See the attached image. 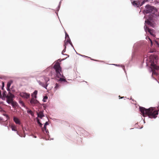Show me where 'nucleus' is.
Listing matches in <instances>:
<instances>
[{"label":"nucleus","mask_w":159,"mask_h":159,"mask_svg":"<svg viewBox=\"0 0 159 159\" xmlns=\"http://www.w3.org/2000/svg\"><path fill=\"white\" fill-rule=\"evenodd\" d=\"M139 109L143 116H145V115H148V117L150 118H156L158 114V111H154L152 107L146 109L144 107H140Z\"/></svg>","instance_id":"f257e3e1"},{"label":"nucleus","mask_w":159,"mask_h":159,"mask_svg":"<svg viewBox=\"0 0 159 159\" xmlns=\"http://www.w3.org/2000/svg\"><path fill=\"white\" fill-rule=\"evenodd\" d=\"M53 68L55 70L57 77L59 78L58 81L61 82L68 83L66 80L65 77L64 76L63 74H61V68L60 66V64L58 62H56L53 66Z\"/></svg>","instance_id":"f03ea898"},{"label":"nucleus","mask_w":159,"mask_h":159,"mask_svg":"<svg viewBox=\"0 0 159 159\" xmlns=\"http://www.w3.org/2000/svg\"><path fill=\"white\" fill-rule=\"evenodd\" d=\"M156 8L154 7L147 5L145 7V10L144 11V13L146 14L152 13L153 10H156Z\"/></svg>","instance_id":"7ed1b4c3"},{"label":"nucleus","mask_w":159,"mask_h":159,"mask_svg":"<svg viewBox=\"0 0 159 159\" xmlns=\"http://www.w3.org/2000/svg\"><path fill=\"white\" fill-rule=\"evenodd\" d=\"M10 91H8V93L7 94L6 97V101L8 104H11V103L13 101V99L15 97L14 95L11 93Z\"/></svg>","instance_id":"20e7f679"},{"label":"nucleus","mask_w":159,"mask_h":159,"mask_svg":"<svg viewBox=\"0 0 159 159\" xmlns=\"http://www.w3.org/2000/svg\"><path fill=\"white\" fill-rule=\"evenodd\" d=\"M44 79L45 82V84L44 83L42 82L40 80H37V81L39 85L47 89V87L48 85V84H47V82L49 81V78L47 77H45Z\"/></svg>","instance_id":"39448f33"},{"label":"nucleus","mask_w":159,"mask_h":159,"mask_svg":"<svg viewBox=\"0 0 159 159\" xmlns=\"http://www.w3.org/2000/svg\"><path fill=\"white\" fill-rule=\"evenodd\" d=\"M152 68H151V71L152 72V77L153 75H157V72L155 70H158L159 69V67L156 65V64L154 63H152L151 64Z\"/></svg>","instance_id":"423d86ee"},{"label":"nucleus","mask_w":159,"mask_h":159,"mask_svg":"<svg viewBox=\"0 0 159 159\" xmlns=\"http://www.w3.org/2000/svg\"><path fill=\"white\" fill-rule=\"evenodd\" d=\"M144 18L146 19L145 21V24H146L148 25H150L151 26H152V23L151 22L152 20V17L151 15L149 17H147L146 16L144 17Z\"/></svg>","instance_id":"0eeeda50"},{"label":"nucleus","mask_w":159,"mask_h":159,"mask_svg":"<svg viewBox=\"0 0 159 159\" xmlns=\"http://www.w3.org/2000/svg\"><path fill=\"white\" fill-rule=\"evenodd\" d=\"M36 98L34 97L32 98L30 101V103L32 106H37L39 104V102L36 99Z\"/></svg>","instance_id":"6e6552de"},{"label":"nucleus","mask_w":159,"mask_h":159,"mask_svg":"<svg viewBox=\"0 0 159 159\" xmlns=\"http://www.w3.org/2000/svg\"><path fill=\"white\" fill-rule=\"evenodd\" d=\"M19 95L22 98L28 99L30 96V94L26 92H22L20 93Z\"/></svg>","instance_id":"1a4fd4ad"},{"label":"nucleus","mask_w":159,"mask_h":159,"mask_svg":"<svg viewBox=\"0 0 159 159\" xmlns=\"http://www.w3.org/2000/svg\"><path fill=\"white\" fill-rule=\"evenodd\" d=\"M13 120L16 124L19 125H20L21 122L20 120L18 118L15 116H14L13 117Z\"/></svg>","instance_id":"9d476101"},{"label":"nucleus","mask_w":159,"mask_h":159,"mask_svg":"<svg viewBox=\"0 0 159 159\" xmlns=\"http://www.w3.org/2000/svg\"><path fill=\"white\" fill-rule=\"evenodd\" d=\"M132 3L135 7H138L139 6V2L138 1H134L132 2Z\"/></svg>","instance_id":"9b49d317"},{"label":"nucleus","mask_w":159,"mask_h":159,"mask_svg":"<svg viewBox=\"0 0 159 159\" xmlns=\"http://www.w3.org/2000/svg\"><path fill=\"white\" fill-rule=\"evenodd\" d=\"M12 81H10L8 82L7 84V90L8 91H10V86L11 83H12Z\"/></svg>","instance_id":"f8f14e48"},{"label":"nucleus","mask_w":159,"mask_h":159,"mask_svg":"<svg viewBox=\"0 0 159 159\" xmlns=\"http://www.w3.org/2000/svg\"><path fill=\"white\" fill-rule=\"evenodd\" d=\"M144 30L146 32L147 31H148V32H149L151 34L153 35V34H152V33L151 32L152 30H151L150 29L148 28H147L146 25H145L144 26Z\"/></svg>","instance_id":"ddd939ff"},{"label":"nucleus","mask_w":159,"mask_h":159,"mask_svg":"<svg viewBox=\"0 0 159 159\" xmlns=\"http://www.w3.org/2000/svg\"><path fill=\"white\" fill-rule=\"evenodd\" d=\"M37 93L38 91L36 90H35L31 94V96L32 97V98L34 97V98H37Z\"/></svg>","instance_id":"4468645a"},{"label":"nucleus","mask_w":159,"mask_h":159,"mask_svg":"<svg viewBox=\"0 0 159 159\" xmlns=\"http://www.w3.org/2000/svg\"><path fill=\"white\" fill-rule=\"evenodd\" d=\"M42 130L44 132V131H45L46 133V134L48 136H49V135H48L49 131H48L47 129H46V125H44L43 128L42 129Z\"/></svg>","instance_id":"2eb2a0df"},{"label":"nucleus","mask_w":159,"mask_h":159,"mask_svg":"<svg viewBox=\"0 0 159 159\" xmlns=\"http://www.w3.org/2000/svg\"><path fill=\"white\" fill-rule=\"evenodd\" d=\"M66 39H67V40L66 41V42L65 43V45H66V44L67 43H69L70 44V45L71 46L73 47V46L72 44V43L70 41V38H69V39H68V38H66Z\"/></svg>","instance_id":"dca6fc26"},{"label":"nucleus","mask_w":159,"mask_h":159,"mask_svg":"<svg viewBox=\"0 0 159 159\" xmlns=\"http://www.w3.org/2000/svg\"><path fill=\"white\" fill-rule=\"evenodd\" d=\"M2 99L3 100H5V98H6L7 97V94L6 91H4L2 93Z\"/></svg>","instance_id":"f3484780"},{"label":"nucleus","mask_w":159,"mask_h":159,"mask_svg":"<svg viewBox=\"0 0 159 159\" xmlns=\"http://www.w3.org/2000/svg\"><path fill=\"white\" fill-rule=\"evenodd\" d=\"M19 102L20 104L22 106L25 107V105L24 103L23 102V101L21 100V99H19Z\"/></svg>","instance_id":"a211bd4d"},{"label":"nucleus","mask_w":159,"mask_h":159,"mask_svg":"<svg viewBox=\"0 0 159 159\" xmlns=\"http://www.w3.org/2000/svg\"><path fill=\"white\" fill-rule=\"evenodd\" d=\"M38 116L40 118H42L44 116L43 112L40 111L39 113L38 114Z\"/></svg>","instance_id":"6ab92c4d"},{"label":"nucleus","mask_w":159,"mask_h":159,"mask_svg":"<svg viewBox=\"0 0 159 159\" xmlns=\"http://www.w3.org/2000/svg\"><path fill=\"white\" fill-rule=\"evenodd\" d=\"M60 87V85L56 83L55 84V86L54 88V90L56 91L57 89H59Z\"/></svg>","instance_id":"aec40b11"},{"label":"nucleus","mask_w":159,"mask_h":159,"mask_svg":"<svg viewBox=\"0 0 159 159\" xmlns=\"http://www.w3.org/2000/svg\"><path fill=\"white\" fill-rule=\"evenodd\" d=\"M27 112L28 113L30 114L32 116H34V113L31 110H27Z\"/></svg>","instance_id":"412c9836"},{"label":"nucleus","mask_w":159,"mask_h":159,"mask_svg":"<svg viewBox=\"0 0 159 159\" xmlns=\"http://www.w3.org/2000/svg\"><path fill=\"white\" fill-rule=\"evenodd\" d=\"M11 129L12 131H17L16 130V127L14 125H12L11 126Z\"/></svg>","instance_id":"4be33fe9"},{"label":"nucleus","mask_w":159,"mask_h":159,"mask_svg":"<svg viewBox=\"0 0 159 159\" xmlns=\"http://www.w3.org/2000/svg\"><path fill=\"white\" fill-rule=\"evenodd\" d=\"M61 1L60 2H59V5L58 6V7H57V11H56V13L57 14V11L58 12V11L59 10V9H60V4H61Z\"/></svg>","instance_id":"5701e85b"},{"label":"nucleus","mask_w":159,"mask_h":159,"mask_svg":"<svg viewBox=\"0 0 159 159\" xmlns=\"http://www.w3.org/2000/svg\"><path fill=\"white\" fill-rule=\"evenodd\" d=\"M37 122L38 123V124L39 125L40 127H42V126L43 125L40 122V121H39V119L37 120Z\"/></svg>","instance_id":"b1692460"},{"label":"nucleus","mask_w":159,"mask_h":159,"mask_svg":"<svg viewBox=\"0 0 159 159\" xmlns=\"http://www.w3.org/2000/svg\"><path fill=\"white\" fill-rule=\"evenodd\" d=\"M48 98L47 96H45L43 98V101L44 102H46V100Z\"/></svg>","instance_id":"393cba45"},{"label":"nucleus","mask_w":159,"mask_h":159,"mask_svg":"<svg viewBox=\"0 0 159 159\" xmlns=\"http://www.w3.org/2000/svg\"><path fill=\"white\" fill-rule=\"evenodd\" d=\"M4 122V124H3L2 123H1V124H2L3 125L6 126L7 125V120L6 121Z\"/></svg>","instance_id":"a878e982"},{"label":"nucleus","mask_w":159,"mask_h":159,"mask_svg":"<svg viewBox=\"0 0 159 159\" xmlns=\"http://www.w3.org/2000/svg\"><path fill=\"white\" fill-rule=\"evenodd\" d=\"M148 0H144L140 4V6L143 5V4L145 2L147 1Z\"/></svg>","instance_id":"bb28decb"},{"label":"nucleus","mask_w":159,"mask_h":159,"mask_svg":"<svg viewBox=\"0 0 159 159\" xmlns=\"http://www.w3.org/2000/svg\"><path fill=\"white\" fill-rule=\"evenodd\" d=\"M66 46H65V48L64 50H63L62 51V54H63V52H65L66 51Z\"/></svg>","instance_id":"cd10ccee"},{"label":"nucleus","mask_w":159,"mask_h":159,"mask_svg":"<svg viewBox=\"0 0 159 159\" xmlns=\"http://www.w3.org/2000/svg\"><path fill=\"white\" fill-rule=\"evenodd\" d=\"M11 105L13 107L14 106V105L16 104V102L14 103L13 101L11 103Z\"/></svg>","instance_id":"c85d7f7f"},{"label":"nucleus","mask_w":159,"mask_h":159,"mask_svg":"<svg viewBox=\"0 0 159 159\" xmlns=\"http://www.w3.org/2000/svg\"><path fill=\"white\" fill-rule=\"evenodd\" d=\"M65 34H66L65 38L66 39V38L69 39V37L68 35L66 33V32H65Z\"/></svg>","instance_id":"c756f323"},{"label":"nucleus","mask_w":159,"mask_h":159,"mask_svg":"<svg viewBox=\"0 0 159 159\" xmlns=\"http://www.w3.org/2000/svg\"><path fill=\"white\" fill-rule=\"evenodd\" d=\"M16 133L19 136H20L21 137H25V135H23V136H20L18 133V131H17V132H16Z\"/></svg>","instance_id":"7c9ffc66"},{"label":"nucleus","mask_w":159,"mask_h":159,"mask_svg":"<svg viewBox=\"0 0 159 159\" xmlns=\"http://www.w3.org/2000/svg\"><path fill=\"white\" fill-rule=\"evenodd\" d=\"M48 124H49V123H48V122L47 121L45 123L44 125L46 126V125H48Z\"/></svg>","instance_id":"2f4dec72"},{"label":"nucleus","mask_w":159,"mask_h":159,"mask_svg":"<svg viewBox=\"0 0 159 159\" xmlns=\"http://www.w3.org/2000/svg\"><path fill=\"white\" fill-rule=\"evenodd\" d=\"M149 40H150V41L151 42V45H152V40L149 38Z\"/></svg>","instance_id":"473e14b6"},{"label":"nucleus","mask_w":159,"mask_h":159,"mask_svg":"<svg viewBox=\"0 0 159 159\" xmlns=\"http://www.w3.org/2000/svg\"><path fill=\"white\" fill-rule=\"evenodd\" d=\"M4 82L2 83V89H3V88L4 87Z\"/></svg>","instance_id":"72a5a7b5"},{"label":"nucleus","mask_w":159,"mask_h":159,"mask_svg":"<svg viewBox=\"0 0 159 159\" xmlns=\"http://www.w3.org/2000/svg\"><path fill=\"white\" fill-rule=\"evenodd\" d=\"M80 56H81L82 57H89L85 56H84V55H80Z\"/></svg>","instance_id":"f704fd0d"},{"label":"nucleus","mask_w":159,"mask_h":159,"mask_svg":"<svg viewBox=\"0 0 159 159\" xmlns=\"http://www.w3.org/2000/svg\"><path fill=\"white\" fill-rule=\"evenodd\" d=\"M2 94H1V91L0 90V98L2 97Z\"/></svg>","instance_id":"c9c22d12"},{"label":"nucleus","mask_w":159,"mask_h":159,"mask_svg":"<svg viewBox=\"0 0 159 159\" xmlns=\"http://www.w3.org/2000/svg\"><path fill=\"white\" fill-rule=\"evenodd\" d=\"M133 53H134V52L132 53V58L134 56V55Z\"/></svg>","instance_id":"e433bc0d"},{"label":"nucleus","mask_w":159,"mask_h":159,"mask_svg":"<svg viewBox=\"0 0 159 159\" xmlns=\"http://www.w3.org/2000/svg\"><path fill=\"white\" fill-rule=\"evenodd\" d=\"M136 46V44H134V47H133V48H134H134H135V47Z\"/></svg>","instance_id":"4c0bfd02"},{"label":"nucleus","mask_w":159,"mask_h":159,"mask_svg":"<svg viewBox=\"0 0 159 159\" xmlns=\"http://www.w3.org/2000/svg\"><path fill=\"white\" fill-rule=\"evenodd\" d=\"M111 65H115L116 66H119V65H117V64H111Z\"/></svg>","instance_id":"58836bf2"},{"label":"nucleus","mask_w":159,"mask_h":159,"mask_svg":"<svg viewBox=\"0 0 159 159\" xmlns=\"http://www.w3.org/2000/svg\"><path fill=\"white\" fill-rule=\"evenodd\" d=\"M121 67L123 68V69L124 70V66H121Z\"/></svg>","instance_id":"ea45409f"},{"label":"nucleus","mask_w":159,"mask_h":159,"mask_svg":"<svg viewBox=\"0 0 159 159\" xmlns=\"http://www.w3.org/2000/svg\"><path fill=\"white\" fill-rule=\"evenodd\" d=\"M34 138H36V136H34Z\"/></svg>","instance_id":"a19ab883"},{"label":"nucleus","mask_w":159,"mask_h":159,"mask_svg":"<svg viewBox=\"0 0 159 159\" xmlns=\"http://www.w3.org/2000/svg\"><path fill=\"white\" fill-rule=\"evenodd\" d=\"M100 61L102 62H104V61Z\"/></svg>","instance_id":"79ce46f5"},{"label":"nucleus","mask_w":159,"mask_h":159,"mask_svg":"<svg viewBox=\"0 0 159 159\" xmlns=\"http://www.w3.org/2000/svg\"><path fill=\"white\" fill-rule=\"evenodd\" d=\"M7 127L8 129H9V128L8 126H7Z\"/></svg>","instance_id":"37998d69"},{"label":"nucleus","mask_w":159,"mask_h":159,"mask_svg":"<svg viewBox=\"0 0 159 159\" xmlns=\"http://www.w3.org/2000/svg\"><path fill=\"white\" fill-rule=\"evenodd\" d=\"M94 61H97V60H94Z\"/></svg>","instance_id":"c03bdc74"},{"label":"nucleus","mask_w":159,"mask_h":159,"mask_svg":"<svg viewBox=\"0 0 159 159\" xmlns=\"http://www.w3.org/2000/svg\"><path fill=\"white\" fill-rule=\"evenodd\" d=\"M144 122L145 123V122L144 121Z\"/></svg>","instance_id":"a18cd8bd"}]
</instances>
